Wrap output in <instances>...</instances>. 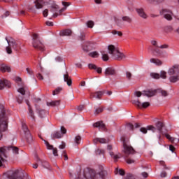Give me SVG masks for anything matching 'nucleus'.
I'll return each mask as SVG.
<instances>
[{"label": "nucleus", "mask_w": 179, "mask_h": 179, "mask_svg": "<svg viewBox=\"0 0 179 179\" xmlns=\"http://www.w3.org/2000/svg\"><path fill=\"white\" fill-rule=\"evenodd\" d=\"M151 44H152V45H154V47H155V48H159V46L157 45V41H151Z\"/></svg>", "instance_id": "nucleus-64"}, {"label": "nucleus", "mask_w": 179, "mask_h": 179, "mask_svg": "<svg viewBox=\"0 0 179 179\" xmlns=\"http://www.w3.org/2000/svg\"><path fill=\"white\" fill-rule=\"evenodd\" d=\"M101 54L102 55V59L103 61H108L110 57H108V54H105L104 51H101Z\"/></svg>", "instance_id": "nucleus-38"}, {"label": "nucleus", "mask_w": 179, "mask_h": 179, "mask_svg": "<svg viewBox=\"0 0 179 179\" xmlns=\"http://www.w3.org/2000/svg\"><path fill=\"white\" fill-rule=\"evenodd\" d=\"M10 15L9 11H6L3 15H1L2 19H5V17H8Z\"/></svg>", "instance_id": "nucleus-61"}, {"label": "nucleus", "mask_w": 179, "mask_h": 179, "mask_svg": "<svg viewBox=\"0 0 179 179\" xmlns=\"http://www.w3.org/2000/svg\"><path fill=\"white\" fill-rule=\"evenodd\" d=\"M108 50L109 54L112 55L114 59H117V61H121V59H124L127 58L125 55H124V53L120 52V51L118 50V48H116V47L114 46L113 45H109L108 46Z\"/></svg>", "instance_id": "nucleus-4"}, {"label": "nucleus", "mask_w": 179, "mask_h": 179, "mask_svg": "<svg viewBox=\"0 0 179 179\" xmlns=\"http://www.w3.org/2000/svg\"><path fill=\"white\" fill-rule=\"evenodd\" d=\"M165 136L166 139H169V141H170V142H171V143H173L174 145H177V143H178L179 142L178 138L171 137L170 134H165Z\"/></svg>", "instance_id": "nucleus-28"}, {"label": "nucleus", "mask_w": 179, "mask_h": 179, "mask_svg": "<svg viewBox=\"0 0 179 179\" xmlns=\"http://www.w3.org/2000/svg\"><path fill=\"white\" fill-rule=\"evenodd\" d=\"M4 176L8 179H30L29 176L23 175L19 169H13L4 173Z\"/></svg>", "instance_id": "nucleus-2"}, {"label": "nucleus", "mask_w": 179, "mask_h": 179, "mask_svg": "<svg viewBox=\"0 0 179 179\" xmlns=\"http://www.w3.org/2000/svg\"><path fill=\"white\" fill-rule=\"evenodd\" d=\"M85 33H81L80 35L78 36L79 40H80L81 41H83V40H85Z\"/></svg>", "instance_id": "nucleus-57"}, {"label": "nucleus", "mask_w": 179, "mask_h": 179, "mask_svg": "<svg viewBox=\"0 0 179 179\" xmlns=\"http://www.w3.org/2000/svg\"><path fill=\"white\" fill-rule=\"evenodd\" d=\"M122 142L123 143L124 152L125 155H127L126 157H128V155H129L135 154V150L134 148H132V146L128 145V144H127V141H125L124 138H122Z\"/></svg>", "instance_id": "nucleus-8"}, {"label": "nucleus", "mask_w": 179, "mask_h": 179, "mask_svg": "<svg viewBox=\"0 0 179 179\" xmlns=\"http://www.w3.org/2000/svg\"><path fill=\"white\" fill-rule=\"evenodd\" d=\"M156 93H157L156 90H147L143 91V96H146L147 97H153V96H156Z\"/></svg>", "instance_id": "nucleus-15"}, {"label": "nucleus", "mask_w": 179, "mask_h": 179, "mask_svg": "<svg viewBox=\"0 0 179 179\" xmlns=\"http://www.w3.org/2000/svg\"><path fill=\"white\" fill-rule=\"evenodd\" d=\"M26 103L27 104L29 107V115L31 117V118H33L34 120V113H33V110H31V108H30V103L29 102V100H26Z\"/></svg>", "instance_id": "nucleus-34"}, {"label": "nucleus", "mask_w": 179, "mask_h": 179, "mask_svg": "<svg viewBox=\"0 0 179 179\" xmlns=\"http://www.w3.org/2000/svg\"><path fill=\"white\" fill-rule=\"evenodd\" d=\"M51 0H36L34 1L35 7L36 9H43V6H45L50 3Z\"/></svg>", "instance_id": "nucleus-11"}, {"label": "nucleus", "mask_w": 179, "mask_h": 179, "mask_svg": "<svg viewBox=\"0 0 179 179\" xmlns=\"http://www.w3.org/2000/svg\"><path fill=\"white\" fill-rule=\"evenodd\" d=\"M148 3L152 5H159V3H163L164 0H146Z\"/></svg>", "instance_id": "nucleus-33"}, {"label": "nucleus", "mask_w": 179, "mask_h": 179, "mask_svg": "<svg viewBox=\"0 0 179 179\" xmlns=\"http://www.w3.org/2000/svg\"><path fill=\"white\" fill-rule=\"evenodd\" d=\"M112 34L115 35L117 34L120 37L122 36V32L117 30H113L112 31Z\"/></svg>", "instance_id": "nucleus-52"}, {"label": "nucleus", "mask_w": 179, "mask_h": 179, "mask_svg": "<svg viewBox=\"0 0 179 179\" xmlns=\"http://www.w3.org/2000/svg\"><path fill=\"white\" fill-rule=\"evenodd\" d=\"M122 20L123 22H127V23H131L132 22V18H131L129 16H123L122 17Z\"/></svg>", "instance_id": "nucleus-39"}, {"label": "nucleus", "mask_w": 179, "mask_h": 179, "mask_svg": "<svg viewBox=\"0 0 179 179\" xmlns=\"http://www.w3.org/2000/svg\"><path fill=\"white\" fill-rule=\"evenodd\" d=\"M26 71H27V73L29 74V75H34V72H33V70H31V69H30V68H27L26 69Z\"/></svg>", "instance_id": "nucleus-60"}, {"label": "nucleus", "mask_w": 179, "mask_h": 179, "mask_svg": "<svg viewBox=\"0 0 179 179\" xmlns=\"http://www.w3.org/2000/svg\"><path fill=\"white\" fill-rule=\"evenodd\" d=\"M117 72L115 71V69L113 67H108L106 69L104 74L105 76H110L113 75H116Z\"/></svg>", "instance_id": "nucleus-18"}, {"label": "nucleus", "mask_w": 179, "mask_h": 179, "mask_svg": "<svg viewBox=\"0 0 179 179\" xmlns=\"http://www.w3.org/2000/svg\"><path fill=\"white\" fill-rule=\"evenodd\" d=\"M64 80L66 82L68 86H72V79L69 77L68 71L66 72V74L64 75Z\"/></svg>", "instance_id": "nucleus-25"}, {"label": "nucleus", "mask_w": 179, "mask_h": 179, "mask_svg": "<svg viewBox=\"0 0 179 179\" xmlns=\"http://www.w3.org/2000/svg\"><path fill=\"white\" fill-rule=\"evenodd\" d=\"M61 92H62V88H61V87H57V88H56V89L52 92V94H53V96H55L56 94H59V93H61Z\"/></svg>", "instance_id": "nucleus-40"}, {"label": "nucleus", "mask_w": 179, "mask_h": 179, "mask_svg": "<svg viewBox=\"0 0 179 179\" xmlns=\"http://www.w3.org/2000/svg\"><path fill=\"white\" fill-rule=\"evenodd\" d=\"M17 101L19 104H22V103H23V97L20 95H19L17 97Z\"/></svg>", "instance_id": "nucleus-53"}, {"label": "nucleus", "mask_w": 179, "mask_h": 179, "mask_svg": "<svg viewBox=\"0 0 179 179\" xmlns=\"http://www.w3.org/2000/svg\"><path fill=\"white\" fill-rule=\"evenodd\" d=\"M132 104H134L138 108H148L150 106L149 102H143V103L139 100L131 101Z\"/></svg>", "instance_id": "nucleus-12"}, {"label": "nucleus", "mask_w": 179, "mask_h": 179, "mask_svg": "<svg viewBox=\"0 0 179 179\" xmlns=\"http://www.w3.org/2000/svg\"><path fill=\"white\" fill-rule=\"evenodd\" d=\"M22 127L24 134H27V132H30V131H29V128H27V125L25 124V123H22Z\"/></svg>", "instance_id": "nucleus-44"}, {"label": "nucleus", "mask_w": 179, "mask_h": 179, "mask_svg": "<svg viewBox=\"0 0 179 179\" xmlns=\"http://www.w3.org/2000/svg\"><path fill=\"white\" fill-rule=\"evenodd\" d=\"M159 77L162 79H166L167 78V72L162 71Z\"/></svg>", "instance_id": "nucleus-43"}, {"label": "nucleus", "mask_w": 179, "mask_h": 179, "mask_svg": "<svg viewBox=\"0 0 179 179\" xmlns=\"http://www.w3.org/2000/svg\"><path fill=\"white\" fill-rule=\"evenodd\" d=\"M161 15H164V17L166 19V20H171L173 19V12L164 9L160 12Z\"/></svg>", "instance_id": "nucleus-13"}, {"label": "nucleus", "mask_w": 179, "mask_h": 179, "mask_svg": "<svg viewBox=\"0 0 179 179\" xmlns=\"http://www.w3.org/2000/svg\"><path fill=\"white\" fill-rule=\"evenodd\" d=\"M6 41L8 43V46L6 48V51L7 54H12V48L14 50V51H19L20 50V46L19 45V43L16 42L13 38L9 36L6 37Z\"/></svg>", "instance_id": "nucleus-5"}, {"label": "nucleus", "mask_w": 179, "mask_h": 179, "mask_svg": "<svg viewBox=\"0 0 179 179\" xmlns=\"http://www.w3.org/2000/svg\"><path fill=\"white\" fill-rule=\"evenodd\" d=\"M62 3L64 7H63L62 9L59 10V13H62V12H65V10H66V8H68V6H70L71 5L70 2L66 1H62Z\"/></svg>", "instance_id": "nucleus-30"}, {"label": "nucleus", "mask_w": 179, "mask_h": 179, "mask_svg": "<svg viewBox=\"0 0 179 179\" xmlns=\"http://www.w3.org/2000/svg\"><path fill=\"white\" fill-rule=\"evenodd\" d=\"M126 78L128 80H131L132 79V73L129 71L126 72Z\"/></svg>", "instance_id": "nucleus-47"}, {"label": "nucleus", "mask_w": 179, "mask_h": 179, "mask_svg": "<svg viewBox=\"0 0 179 179\" xmlns=\"http://www.w3.org/2000/svg\"><path fill=\"white\" fill-rule=\"evenodd\" d=\"M103 94H104V92L99 91V92H96L94 93H91L90 94V99H101V97L103 96Z\"/></svg>", "instance_id": "nucleus-24"}, {"label": "nucleus", "mask_w": 179, "mask_h": 179, "mask_svg": "<svg viewBox=\"0 0 179 179\" xmlns=\"http://www.w3.org/2000/svg\"><path fill=\"white\" fill-rule=\"evenodd\" d=\"M89 57H92V58H99L100 55L97 51L91 52L88 54Z\"/></svg>", "instance_id": "nucleus-37"}, {"label": "nucleus", "mask_w": 179, "mask_h": 179, "mask_svg": "<svg viewBox=\"0 0 179 179\" xmlns=\"http://www.w3.org/2000/svg\"><path fill=\"white\" fill-rule=\"evenodd\" d=\"M44 142H45V144L47 146V149H49L50 150L54 149V146H52V145H50V143H48V141H44Z\"/></svg>", "instance_id": "nucleus-45"}, {"label": "nucleus", "mask_w": 179, "mask_h": 179, "mask_svg": "<svg viewBox=\"0 0 179 179\" xmlns=\"http://www.w3.org/2000/svg\"><path fill=\"white\" fill-rule=\"evenodd\" d=\"M109 155L111 156V157H113L115 162H117V159H120V157L118 155H115L113 152H110Z\"/></svg>", "instance_id": "nucleus-41"}, {"label": "nucleus", "mask_w": 179, "mask_h": 179, "mask_svg": "<svg viewBox=\"0 0 179 179\" xmlns=\"http://www.w3.org/2000/svg\"><path fill=\"white\" fill-rule=\"evenodd\" d=\"M43 15L44 17H47V16H48V9H45L43 11Z\"/></svg>", "instance_id": "nucleus-63"}, {"label": "nucleus", "mask_w": 179, "mask_h": 179, "mask_svg": "<svg viewBox=\"0 0 179 179\" xmlns=\"http://www.w3.org/2000/svg\"><path fill=\"white\" fill-rule=\"evenodd\" d=\"M150 76H151L152 78H153L154 79H160V74H159V73H152L150 74Z\"/></svg>", "instance_id": "nucleus-46"}, {"label": "nucleus", "mask_w": 179, "mask_h": 179, "mask_svg": "<svg viewBox=\"0 0 179 179\" xmlns=\"http://www.w3.org/2000/svg\"><path fill=\"white\" fill-rule=\"evenodd\" d=\"M94 128H99L100 131H106V124L103 122H96L93 124Z\"/></svg>", "instance_id": "nucleus-20"}, {"label": "nucleus", "mask_w": 179, "mask_h": 179, "mask_svg": "<svg viewBox=\"0 0 179 179\" xmlns=\"http://www.w3.org/2000/svg\"><path fill=\"white\" fill-rule=\"evenodd\" d=\"M150 62H151V64H155L157 66H162V65H163V62L156 58H151Z\"/></svg>", "instance_id": "nucleus-26"}, {"label": "nucleus", "mask_w": 179, "mask_h": 179, "mask_svg": "<svg viewBox=\"0 0 179 179\" xmlns=\"http://www.w3.org/2000/svg\"><path fill=\"white\" fill-rule=\"evenodd\" d=\"M103 110H104V107H103V106L96 108H95L94 115H99V114H100L101 113H103Z\"/></svg>", "instance_id": "nucleus-35"}, {"label": "nucleus", "mask_w": 179, "mask_h": 179, "mask_svg": "<svg viewBox=\"0 0 179 179\" xmlns=\"http://www.w3.org/2000/svg\"><path fill=\"white\" fill-rule=\"evenodd\" d=\"M61 104V101L57 100V101H52L51 102H47V106L48 107H58Z\"/></svg>", "instance_id": "nucleus-29"}, {"label": "nucleus", "mask_w": 179, "mask_h": 179, "mask_svg": "<svg viewBox=\"0 0 179 179\" xmlns=\"http://www.w3.org/2000/svg\"><path fill=\"white\" fill-rule=\"evenodd\" d=\"M18 93L22 94V96H24L26 94V90H24V88L21 87L17 90Z\"/></svg>", "instance_id": "nucleus-49"}, {"label": "nucleus", "mask_w": 179, "mask_h": 179, "mask_svg": "<svg viewBox=\"0 0 179 179\" xmlns=\"http://www.w3.org/2000/svg\"><path fill=\"white\" fill-rule=\"evenodd\" d=\"M152 52L155 57H158L159 58H162L163 57V51L160 50L159 48H152Z\"/></svg>", "instance_id": "nucleus-21"}, {"label": "nucleus", "mask_w": 179, "mask_h": 179, "mask_svg": "<svg viewBox=\"0 0 179 179\" xmlns=\"http://www.w3.org/2000/svg\"><path fill=\"white\" fill-rule=\"evenodd\" d=\"M8 129V116L5 113V108L0 104V131L5 132Z\"/></svg>", "instance_id": "nucleus-3"}, {"label": "nucleus", "mask_w": 179, "mask_h": 179, "mask_svg": "<svg viewBox=\"0 0 179 179\" xmlns=\"http://www.w3.org/2000/svg\"><path fill=\"white\" fill-rule=\"evenodd\" d=\"M141 132L143 134H148V131H152V132H156V127L152 125L148 126L147 128L141 127L140 129Z\"/></svg>", "instance_id": "nucleus-17"}, {"label": "nucleus", "mask_w": 179, "mask_h": 179, "mask_svg": "<svg viewBox=\"0 0 179 179\" xmlns=\"http://www.w3.org/2000/svg\"><path fill=\"white\" fill-rule=\"evenodd\" d=\"M176 73H179V65L178 64L173 65L168 71V74L169 75V76H173V75H176Z\"/></svg>", "instance_id": "nucleus-14"}, {"label": "nucleus", "mask_w": 179, "mask_h": 179, "mask_svg": "<svg viewBox=\"0 0 179 179\" xmlns=\"http://www.w3.org/2000/svg\"><path fill=\"white\" fill-rule=\"evenodd\" d=\"M50 12H52V17H58V16H61V15H62V13H59V6L57 5V4H52L50 6Z\"/></svg>", "instance_id": "nucleus-10"}, {"label": "nucleus", "mask_w": 179, "mask_h": 179, "mask_svg": "<svg viewBox=\"0 0 179 179\" xmlns=\"http://www.w3.org/2000/svg\"><path fill=\"white\" fill-rule=\"evenodd\" d=\"M136 12H137L138 16L142 17V19H148V14L145 13V10L143 8H136Z\"/></svg>", "instance_id": "nucleus-19"}, {"label": "nucleus", "mask_w": 179, "mask_h": 179, "mask_svg": "<svg viewBox=\"0 0 179 179\" xmlns=\"http://www.w3.org/2000/svg\"><path fill=\"white\" fill-rule=\"evenodd\" d=\"M93 143L94 145H97V143H108V139L104 138H95L93 140Z\"/></svg>", "instance_id": "nucleus-23"}, {"label": "nucleus", "mask_w": 179, "mask_h": 179, "mask_svg": "<svg viewBox=\"0 0 179 179\" xmlns=\"http://www.w3.org/2000/svg\"><path fill=\"white\" fill-rule=\"evenodd\" d=\"M114 20L117 26H121V20L117 17H114Z\"/></svg>", "instance_id": "nucleus-50"}, {"label": "nucleus", "mask_w": 179, "mask_h": 179, "mask_svg": "<svg viewBox=\"0 0 179 179\" xmlns=\"http://www.w3.org/2000/svg\"><path fill=\"white\" fill-rule=\"evenodd\" d=\"M84 177L86 179H97V174L96 173V171L88 169L84 171Z\"/></svg>", "instance_id": "nucleus-9"}, {"label": "nucleus", "mask_w": 179, "mask_h": 179, "mask_svg": "<svg viewBox=\"0 0 179 179\" xmlns=\"http://www.w3.org/2000/svg\"><path fill=\"white\" fill-rule=\"evenodd\" d=\"M6 87H10V83L7 80H0V90H3Z\"/></svg>", "instance_id": "nucleus-22"}, {"label": "nucleus", "mask_w": 179, "mask_h": 179, "mask_svg": "<svg viewBox=\"0 0 179 179\" xmlns=\"http://www.w3.org/2000/svg\"><path fill=\"white\" fill-rule=\"evenodd\" d=\"M32 45L36 50L44 51V44H43L40 36L37 34H33L32 35Z\"/></svg>", "instance_id": "nucleus-6"}, {"label": "nucleus", "mask_w": 179, "mask_h": 179, "mask_svg": "<svg viewBox=\"0 0 179 179\" xmlns=\"http://www.w3.org/2000/svg\"><path fill=\"white\" fill-rule=\"evenodd\" d=\"M88 68L89 69H94V71H96V69H97V66H96V64H89Z\"/></svg>", "instance_id": "nucleus-51"}, {"label": "nucleus", "mask_w": 179, "mask_h": 179, "mask_svg": "<svg viewBox=\"0 0 179 179\" xmlns=\"http://www.w3.org/2000/svg\"><path fill=\"white\" fill-rule=\"evenodd\" d=\"M80 141H82V138L80 137V136H77L75 138V143L77 145H79V143H80Z\"/></svg>", "instance_id": "nucleus-48"}, {"label": "nucleus", "mask_w": 179, "mask_h": 179, "mask_svg": "<svg viewBox=\"0 0 179 179\" xmlns=\"http://www.w3.org/2000/svg\"><path fill=\"white\" fill-rule=\"evenodd\" d=\"M160 92H161L162 96H164V97L169 96V93H167V91H166V90H161Z\"/></svg>", "instance_id": "nucleus-58"}, {"label": "nucleus", "mask_w": 179, "mask_h": 179, "mask_svg": "<svg viewBox=\"0 0 179 179\" xmlns=\"http://www.w3.org/2000/svg\"><path fill=\"white\" fill-rule=\"evenodd\" d=\"M0 71L1 72H10V67L5 64H2L0 65Z\"/></svg>", "instance_id": "nucleus-27"}, {"label": "nucleus", "mask_w": 179, "mask_h": 179, "mask_svg": "<svg viewBox=\"0 0 179 179\" xmlns=\"http://www.w3.org/2000/svg\"><path fill=\"white\" fill-rule=\"evenodd\" d=\"M12 150L15 155L19 154V148L15 146L2 147L0 148V167L3 166V163L6 162L3 157H8V153Z\"/></svg>", "instance_id": "nucleus-1"}, {"label": "nucleus", "mask_w": 179, "mask_h": 179, "mask_svg": "<svg viewBox=\"0 0 179 179\" xmlns=\"http://www.w3.org/2000/svg\"><path fill=\"white\" fill-rule=\"evenodd\" d=\"M86 24L90 29H93V26H94V22L90 20L86 23Z\"/></svg>", "instance_id": "nucleus-42"}, {"label": "nucleus", "mask_w": 179, "mask_h": 179, "mask_svg": "<svg viewBox=\"0 0 179 179\" xmlns=\"http://www.w3.org/2000/svg\"><path fill=\"white\" fill-rule=\"evenodd\" d=\"M155 127L156 131H158L159 132V135L157 136L159 141H162V135H164V136H166V135H169L167 133L163 131L165 127L164 123L163 122L158 121L156 123Z\"/></svg>", "instance_id": "nucleus-7"}, {"label": "nucleus", "mask_w": 179, "mask_h": 179, "mask_svg": "<svg viewBox=\"0 0 179 179\" xmlns=\"http://www.w3.org/2000/svg\"><path fill=\"white\" fill-rule=\"evenodd\" d=\"M169 80L172 83H176V82L178 81V75H177V76H171L169 77Z\"/></svg>", "instance_id": "nucleus-36"}, {"label": "nucleus", "mask_w": 179, "mask_h": 179, "mask_svg": "<svg viewBox=\"0 0 179 179\" xmlns=\"http://www.w3.org/2000/svg\"><path fill=\"white\" fill-rule=\"evenodd\" d=\"M124 179H135V176L131 173H128L125 177Z\"/></svg>", "instance_id": "nucleus-54"}, {"label": "nucleus", "mask_w": 179, "mask_h": 179, "mask_svg": "<svg viewBox=\"0 0 179 179\" xmlns=\"http://www.w3.org/2000/svg\"><path fill=\"white\" fill-rule=\"evenodd\" d=\"M173 28L171 27H166L164 28V31H166V33H169V31H172Z\"/></svg>", "instance_id": "nucleus-59"}, {"label": "nucleus", "mask_w": 179, "mask_h": 179, "mask_svg": "<svg viewBox=\"0 0 179 179\" xmlns=\"http://www.w3.org/2000/svg\"><path fill=\"white\" fill-rule=\"evenodd\" d=\"M95 153L96 155H104V150L98 149L96 150Z\"/></svg>", "instance_id": "nucleus-55"}, {"label": "nucleus", "mask_w": 179, "mask_h": 179, "mask_svg": "<svg viewBox=\"0 0 179 179\" xmlns=\"http://www.w3.org/2000/svg\"><path fill=\"white\" fill-rule=\"evenodd\" d=\"M52 138L53 139H59L62 138V134L60 131H55L52 134Z\"/></svg>", "instance_id": "nucleus-32"}, {"label": "nucleus", "mask_w": 179, "mask_h": 179, "mask_svg": "<svg viewBox=\"0 0 179 179\" xmlns=\"http://www.w3.org/2000/svg\"><path fill=\"white\" fill-rule=\"evenodd\" d=\"M39 115L41 118H43L45 115V111L44 110H39Z\"/></svg>", "instance_id": "nucleus-56"}, {"label": "nucleus", "mask_w": 179, "mask_h": 179, "mask_svg": "<svg viewBox=\"0 0 179 179\" xmlns=\"http://www.w3.org/2000/svg\"><path fill=\"white\" fill-rule=\"evenodd\" d=\"M127 127L128 129H130V131H133L134 124L129 123V124H127Z\"/></svg>", "instance_id": "nucleus-62"}, {"label": "nucleus", "mask_w": 179, "mask_h": 179, "mask_svg": "<svg viewBox=\"0 0 179 179\" xmlns=\"http://www.w3.org/2000/svg\"><path fill=\"white\" fill-rule=\"evenodd\" d=\"M24 138L26 142L29 143V145H31L33 142H34V139L33 138V136H31V134L30 131H27V133H24Z\"/></svg>", "instance_id": "nucleus-16"}, {"label": "nucleus", "mask_w": 179, "mask_h": 179, "mask_svg": "<svg viewBox=\"0 0 179 179\" xmlns=\"http://www.w3.org/2000/svg\"><path fill=\"white\" fill-rule=\"evenodd\" d=\"M72 30L71 29H64L60 31V36H71Z\"/></svg>", "instance_id": "nucleus-31"}]
</instances>
